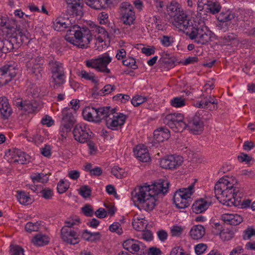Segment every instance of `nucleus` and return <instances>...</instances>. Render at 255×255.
<instances>
[{"instance_id":"1","label":"nucleus","mask_w":255,"mask_h":255,"mask_svg":"<svg viewBox=\"0 0 255 255\" xmlns=\"http://www.w3.org/2000/svg\"><path fill=\"white\" fill-rule=\"evenodd\" d=\"M172 23L197 44L205 45L212 41L214 33L204 24L190 21L183 9L173 17Z\"/></svg>"},{"instance_id":"2","label":"nucleus","mask_w":255,"mask_h":255,"mask_svg":"<svg viewBox=\"0 0 255 255\" xmlns=\"http://www.w3.org/2000/svg\"><path fill=\"white\" fill-rule=\"evenodd\" d=\"M54 29L61 31L69 28L65 36L68 42L80 48H86L93 39L91 30L87 27L73 25L68 17L59 16L53 22Z\"/></svg>"},{"instance_id":"3","label":"nucleus","mask_w":255,"mask_h":255,"mask_svg":"<svg viewBox=\"0 0 255 255\" xmlns=\"http://www.w3.org/2000/svg\"><path fill=\"white\" fill-rule=\"evenodd\" d=\"M169 185L167 180H159L152 185L139 187L131 192V199L135 205L144 210L152 211L156 205L157 195L167 193Z\"/></svg>"},{"instance_id":"4","label":"nucleus","mask_w":255,"mask_h":255,"mask_svg":"<svg viewBox=\"0 0 255 255\" xmlns=\"http://www.w3.org/2000/svg\"><path fill=\"white\" fill-rule=\"evenodd\" d=\"M235 188L227 180L221 178L214 187L215 196L223 204L232 206L233 202L231 201L232 197H234Z\"/></svg>"},{"instance_id":"5","label":"nucleus","mask_w":255,"mask_h":255,"mask_svg":"<svg viewBox=\"0 0 255 255\" xmlns=\"http://www.w3.org/2000/svg\"><path fill=\"white\" fill-rule=\"evenodd\" d=\"M211 116L208 112L199 110L192 117L188 119L186 128L194 134H200L204 130V121L208 120Z\"/></svg>"},{"instance_id":"6","label":"nucleus","mask_w":255,"mask_h":255,"mask_svg":"<svg viewBox=\"0 0 255 255\" xmlns=\"http://www.w3.org/2000/svg\"><path fill=\"white\" fill-rule=\"evenodd\" d=\"M49 68L52 74L51 82L54 84L53 88L54 89H57L65 82L63 65L59 61L50 60L49 62Z\"/></svg>"},{"instance_id":"7","label":"nucleus","mask_w":255,"mask_h":255,"mask_svg":"<svg viewBox=\"0 0 255 255\" xmlns=\"http://www.w3.org/2000/svg\"><path fill=\"white\" fill-rule=\"evenodd\" d=\"M163 123L174 131L181 132L186 128V123L184 116L180 113H173L166 115L163 119Z\"/></svg>"},{"instance_id":"8","label":"nucleus","mask_w":255,"mask_h":255,"mask_svg":"<svg viewBox=\"0 0 255 255\" xmlns=\"http://www.w3.org/2000/svg\"><path fill=\"white\" fill-rule=\"evenodd\" d=\"M44 61L42 57L37 56L32 60L27 61L26 66L28 73L37 80L41 79Z\"/></svg>"},{"instance_id":"9","label":"nucleus","mask_w":255,"mask_h":255,"mask_svg":"<svg viewBox=\"0 0 255 255\" xmlns=\"http://www.w3.org/2000/svg\"><path fill=\"white\" fill-rule=\"evenodd\" d=\"M14 63L6 64L0 68V87L6 85L17 74Z\"/></svg>"},{"instance_id":"10","label":"nucleus","mask_w":255,"mask_h":255,"mask_svg":"<svg viewBox=\"0 0 255 255\" xmlns=\"http://www.w3.org/2000/svg\"><path fill=\"white\" fill-rule=\"evenodd\" d=\"M121 19L124 24L131 25L135 20V13L132 6L128 2H124L121 3L120 7Z\"/></svg>"},{"instance_id":"11","label":"nucleus","mask_w":255,"mask_h":255,"mask_svg":"<svg viewBox=\"0 0 255 255\" xmlns=\"http://www.w3.org/2000/svg\"><path fill=\"white\" fill-rule=\"evenodd\" d=\"M183 161L182 156L172 155L162 158L160 161V166L162 168L172 170L181 166Z\"/></svg>"},{"instance_id":"12","label":"nucleus","mask_w":255,"mask_h":255,"mask_svg":"<svg viewBox=\"0 0 255 255\" xmlns=\"http://www.w3.org/2000/svg\"><path fill=\"white\" fill-rule=\"evenodd\" d=\"M92 132L90 129L86 128L84 124H77L74 127L73 131L74 137L77 141L81 143H85L90 139Z\"/></svg>"},{"instance_id":"13","label":"nucleus","mask_w":255,"mask_h":255,"mask_svg":"<svg viewBox=\"0 0 255 255\" xmlns=\"http://www.w3.org/2000/svg\"><path fill=\"white\" fill-rule=\"evenodd\" d=\"M61 237L62 240L68 244L75 245L80 242L77 233L67 227H63L61 229Z\"/></svg>"},{"instance_id":"14","label":"nucleus","mask_w":255,"mask_h":255,"mask_svg":"<svg viewBox=\"0 0 255 255\" xmlns=\"http://www.w3.org/2000/svg\"><path fill=\"white\" fill-rule=\"evenodd\" d=\"M126 119L127 116L125 115L117 113L116 111L115 113L113 114L108 120H107L106 125L108 128L114 130L118 126H123Z\"/></svg>"},{"instance_id":"15","label":"nucleus","mask_w":255,"mask_h":255,"mask_svg":"<svg viewBox=\"0 0 255 255\" xmlns=\"http://www.w3.org/2000/svg\"><path fill=\"white\" fill-rule=\"evenodd\" d=\"M28 32L26 30L17 28L10 37L12 42L15 44V48L19 47L23 43H26L28 40Z\"/></svg>"},{"instance_id":"16","label":"nucleus","mask_w":255,"mask_h":255,"mask_svg":"<svg viewBox=\"0 0 255 255\" xmlns=\"http://www.w3.org/2000/svg\"><path fill=\"white\" fill-rule=\"evenodd\" d=\"M218 21L222 22H230L233 25H236L238 22V16L230 10L221 12L217 17Z\"/></svg>"},{"instance_id":"17","label":"nucleus","mask_w":255,"mask_h":255,"mask_svg":"<svg viewBox=\"0 0 255 255\" xmlns=\"http://www.w3.org/2000/svg\"><path fill=\"white\" fill-rule=\"evenodd\" d=\"M133 152L136 158L141 162H146L150 159L147 149L143 145L136 146L133 149Z\"/></svg>"},{"instance_id":"18","label":"nucleus","mask_w":255,"mask_h":255,"mask_svg":"<svg viewBox=\"0 0 255 255\" xmlns=\"http://www.w3.org/2000/svg\"><path fill=\"white\" fill-rule=\"evenodd\" d=\"M115 0H85L86 4L95 9L106 8L112 5Z\"/></svg>"},{"instance_id":"19","label":"nucleus","mask_w":255,"mask_h":255,"mask_svg":"<svg viewBox=\"0 0 255 255\" xmlns=\"http://www.w3.org/2000/svg\"><path fill=\"white\" fill-rule=\"evenodd\" d=\"M221 219L226 224L233 226H237L243 221L242 217L236 214H224L222 215Z\"/></svg>"},{"instance_id":"20","label":"nucleus","mask_w":255,"mask_h":255,"mask_svg":"<svg viewBox=\"0 0 255 255\" xmlns=\"http://www.w3.org/2000/svg\"><path fill=\"white\" fill-rule=\"evenodd\" d=\"M211 202L201 198L196 201L192 205V210L196 214H199L206 210L211 205Z\"/></svg>"},{"instance_id":"21","label":"nucleus","mask_w":255,"mask_h":255,"mask_svg":"<svg viewBox=\"0 0 255 255\" xmlns=\"http://www.w3.org/2000/svg\"><path fill=\"white\" fill-rule=\"evenodd\" d=\"M111 62V57L108 55H102L97 58V63L99 72H102L106 73H110V70L107 68V65Z\"/></svg>"},{"instance_id":"22","label":"nucleus","mask_w":255,"mask_h":255,"mask_svg":"<svg viewBox=\"0 0 255 255\" xmlns=\"http://www.w3.org/2000/svg\"><path fill=\"white\" fill-rule=\"evenodd\" d=\"M170 136V131L166 128H159L153 132L154 138L158 142H162L165 140H167L169 138Z\"/></svg>"},{"instance_id":"23","label":"nucleus","mask_w":255,"mask_h":255,"mask_svg":"<svg viewBox=\"0 0 255 255\" xmlns=\"http://www.w3.org/2000/svg\"><path fill=\"white\" fill-rule=\"evenodd\" d=\"M11 157L13 159V162L22 164L28 160L29 156L19 149H14L12 151Z\"/></svg>"},{"instance_id":"24","label":"nucleus","mask_w":255,"mask_h":255,"mask_svg":"<svg viewBox=\"0 0 255 255\" xmlns=\"http://www.w3.org/2000/svg\"><path fill=\"white\" fill-rule=\"evenodd\" d=\"M67 11L73 17H75L77 19H80L83 15L82 3L80 1L75 4L69 5V6H67Z\"/></svg>"},{"instance_id":"25","label":"nucleus","mask_w":255,"mask_h":255,"mask_svg":"<svg viewBox=\"0 0 255 255\" xmlns=\"http://www.w3.org/2000/svg\"><path fill=\"white\" fill-rule=\"evenodd\" d=\"M173 200L176 207L179 209H184L190 206L192 202L191 197L181 198L180 196L179 197L178 194L174 195Z\"/></svg>"},{"instance_id":"26","label":"nucleus","mask_w":255,"mask_h":255,"mask_svg":"<svg viewBox=\"0 0 255 255\" xmlns=\"http://www.w3.org/2000/svg\"><path fill=\"white\" fill-rule=\"evenodd\" d=\"M205 234L204 227L201 225H195L191 229L190 236L193 240H199L202 239Z\"/></svg>"},{"instance_id":"27","label":"nucleus","mask_w":255,"mask_h":255,"mask_svg":"<svg viewBox=\"0 0 255 255\" xmlns=\"http://www.w3.org/2000/svg\"><path fill=\"white\" fill-rule=\"evenodd\" d=\"M212 1V0H198L197 3L198 12L197 16L199 17L200 19H204L206 17V11L204 10V6H206V9H207Z\"/></svg>"},{"instance_id":"28","label":"nucleus","mask_w":255,"mask_h":255,"mask_svg":"<svg viewBox=\"0 0 255 255\" xmlns=\"http://www.w3.org/2000/svg\"><path fill=\"white\" fill-rule=\"evenodd\" d=\"M99 114V122L103 119L108 120L110 116H112L113 114L115 113V111H117L116 108L111 109L110 107H105L97 109Z\"/></svg>"},{"instance_id":"29","label":"nucleus","mask_w":255,"mask_h":255,"mask_svg":"<svg viewBox=\"0 0 255 255\" xmlns=\"http://www.w3.org/2000/svg\"><path fill=\"white\" fill-rule=\"evenodd\" d=\"M0 111L2 117L6 119L11 115L12 110L9 107L7 99H0Z\"/></svg>"},{"instance_id":"30","label":"nucleus","mask_w":255,"mask_h":255,"mask_svg":"<svg viewBox=\"0 0 255 255\" xmlns=\"http://www.w3.org/2000/svg\"><path fill=\"white\" fill-rule=\"evenodd\" d=\"M148 222L143 218L134 217L132 219V225L133 228L138 231H144L146 229Z\"/></svg>"},{"instance_id":"31","label":"nucleus","mask_w":255,"mask_h":255,"mask_svg":"<svg viewBox=\"0 0 255 255\" xmlns=\"http://www.w3.org/2000/svg\"><path fill=\"white\" fill-rule=\"evenodd\" d=\"M202 104H204V107L208 109L209 110H215L218 108V102L215 97H205L202 100Z\"/></svg>"},{"instance_id":"32","label":"nucleus","mask_w":255,"mask_h":255,"mask_svg":"<svg viewBox=\"0 0 255 255\" xmlns=\"http://www.w3.org/2000/svg\"><path fill=\"white\" fill-rule=\"evenodd\" d=\"M182 9L179 4L177 2L173 1H171L170 3L167 6V11L168 15L172 19L173 17L176 18V15Z\"/></svg>"},{"instance_id":"33","label":"nucleus","mask_w":255,"mask_h":255,"mask_svg":"<svg viewBox=\"0 0 255 255\" xmlns=\"http://www.w3.org/2000/svg\"><path fill=\"white\" fill-rule=\"evenodd\" d=\"M194 184L192 183L187 188L179 189L175 192L174 195L178 194L181 198L190 197L194 191Z\"/></svg>"},{"instance_id":"34","label":"nucleus","mask_w":255,"mask_h":255,"mask_svg":"<svg viewBox=\"0 0 255 255\" xmlns=\"http://www.w3.org/2000/svg\"><path fill=\"white\" fill-rule=\"evenodd\" d=\"M48 237L41 234L35 235L32 240V243L37 246H42L47 245L49 243Z\"/></svg>"},{"instance_id":"35","label":"nucleus","mask_w":255,"mask_h":255,"mask_svg":"<svg viewBox=\"0 0 255 255\" xmlns=\"http://www.w3.org/2000/svg\"><path fill=\"white\" fill-rule=\"evenodd\" d=\"M30 178L33 183H45L49 180V178L46 174L43 173H35L30 176Z\"/></svg>"},{"instance_id":"36","label":"nucleus","mask_w":255,"mask_h":255,"mask_svg":"<svg viewBox=\"0 0 255 255\" xmlns=\"http://www.w3.org/2000/svg\"><path fill=\"white\" fill-rule=\"evenodd\" d=\"M23 110L28 113L38 111V104L35 101H24L23 102Z\"/></svg>"},{"instance_id":"37","label":"nucleus","mask_w":255,"mask_h":255,"mask_svg":"<svg viewBox=\"0 0 255 255\" xmlns=\"http://www.w3.org/2000/svg\"><path fill=\"white\" fill-rule=\"evenodd\" d=\"M17 198L21 204L28 205L32 203V199L30 196L23 191H17Z\"/></svg>"},{"instance_id":"38","label":"nucleus","mask_w":255,"mask_h":255,"mask_svg":"<svg viewBox=\"0 0 255 255\" xmlns=\"http://www.w3.org/2000/svg\"><path fill=\"white\" fill-rule=\"evenodd\" d=\"M221 7L220 3L217 0H212L207 9L210 13L216 14L220 11Z\"/></svg>"},{"instance_id":"39","label":"nucleus","mask_w":255,"mask_h":255,"mask_svg":"<svg viewBox=\"0 0 255 255\" xmlns=\"http://www.w3.org/2000/svg\"><path fill=\"white\" fill-rule=\"evenodd\" d=\"M141 247H143L141 243L137 240H134V243L132 244L131 247H130V250H128V251L132 254H134L139 252L140 253L139 254L141 255V253H144V252L142 251L143 249H141Z\"/></svg>"},{"instance_id":"40","label":"nucleus","mask_w":255,"mask_h":255,"mask_svg":"<svg viewBox=\"0 0 255 255\" xmlns=\"http://www.w3.org/2000/svg\"><path fill=\"white\" fill-rule=\"evenodd\" d=\"M40 225V222H39L35 223L29 222L25 225V229L27 232L30 233L32 232H37L40 230L41 228Z\"/></svg>"},{"instance_id":"41","label":"nucleus","mask_w":255,"mask_h":255,"mask_svg":"<svg viewBox=\"0 0 255 255\" xmlns=\"http://www.w3.org/2000/svg\"><path fill=\"white\" fill-rule=\"evenodd\" d=\"M3 44L2 53H6L15 48V44L12 42L11 38L9 39H3Z\"/></svg>"},{"instance_id":"42","label":"nucleus","mask_w":255,"mask_h":255,"mask_svg":"<svg viewBox=\"0 0 255 255\" xmlns=\"http://www.w3.org/2000/svg\"><path fill=\"white\" fill-rule=\"evenodd\" d=\"M90 27L92 28V30L97 32L99 34H101L104 35V37H108V33L104 28L100 26L96 25L94 23L90 24Z\"/></svg>"},{"instance_id":"43","label":"nucleus","mask_w":255,"mask_h":255,"mask_svg":"<svg viewBox=\"0 0 255 255\" xmlns=\"http://www.w3.org/2000/svg\"><path fill=\"white\" fill-rule=\"evenodd\" d=\"M92 190L87 185L82 186L79 189V194L84 198L90 197L91 195Z\"/></svg>"},{"instance_id":"44","label":"nucleus","mask_w":255,"mask_h":255,"mask_svg":"<svg viewBox=\"0 0 255 255\" xmlns=\"http://www.w3.org/2000/svg\"><path fill=\"white\" fill-rule=\"evenodd\" d=\"M92 110V107H87L83 111V116L84 119L89 122H93L94 119H93Z\"/></svg>"},{"instance_id":"45","label":"nucleus","mask_w":255,"mask_h":255,"mask_svg":"<svg viewBox=\"0 0 255 255\" xmlns=\"http://www.w3.org/2000/svg\"><path fill=\"white\" fill-rule=\"evenodd\" d=\"M111 173L117 178H122L125 176V174L124 170L117 166L112 168Z\"/></svg>"},{"instance_id":"46","label":"nucleus","mask_w":255,"mask_h":255,"mask_svg":"<svg viewBox=\"0 0 255 255\" xmlns=\"http://www.w3.org/2000/svg\"><path fill=\"white\" fill-rule=\"evenodd\" d=\"M81 77L86 80H90L94 83H97L98 80L95 79L93 73L90 74L85 70H82L80 72Z\"/></svg>"},{"instance_id":"47","label":"nucleus","mask_w":255,"mask_h":255,"mask_svg":"<svg viewBox=\"0 0 255 255\" xmlns=\"http://www.w3.org/2000/svg\"><path fill=\"white\" fill-rule=\"evenodd\" d=\"M171 105L174 107H181L185 105V100L181 97H175L170 101Z\"/></svg>"},{"instance_id":"48","label":"nucleus","mask_w":255,"mask_h":255,"mask_svg":"<svg viewBox=\"0 0 255 255\" xmlns=\"http://www.w3.org/2000/svg\"><path fill=\"white\" fill-rule=\"evenodd\" d=\"M115 89V86H112L110 84H108L105 86L103 89H101L98 92H97V94L101 96L103 95H106L111 93L113 91H114Z\"/></svg>"},{"instance_id":"49","label":"nucleus","mask_w":255,"mask_h":255,"mask_svg":"<svg viewBox=\"0 0 255 255\" xmlns=\"http://www.w3.org/2000/svg\"><path fill=\"white\" fill-rule=\"evenodd\" d=\"M109 230L112 232H115L118 235H121L123 233V230L121 225L118 222H114L109 227Z\"/></svg>"},{"instance_id":"50","label":"nucleus","mask_w":255,"mask_h":255,"mask_svg":"<svg viewBox=\"0 0 255 255\" xmlns=\"http://www.w3.org/2000/svg\"><path fill=\"white\" fill-rule=\"evenodd\" d=\"M135 60L132 57H129L123 61V65L130 67L132 69H136L137 68V66L135 64Z\"/></svg>"},{"instance_id":"51","label":"nucleus","mask_w":255,"mask_h":255,"mask_svg":"<svg viewBox=\"0 0 255 255\" xmlns=\"http://www.w3.org/2000/svg\"><path fill=\"white\" fill-rule=\"evenodd\" d=\"M146 100V98L141 96H136L131 100V104L134 107H137Z\"/></svg>"},{"instance_id":"52","label":"nucleus","mask_w":255,"mask_h":255,"mask_svg":"<svg viewBox=\"0 0 255 255\" xmlns=\"http://www.w3.org/2000/svg\"><path fill=\"white\" fill-rule=\"evenodd\" d=\"M69 188V185L66 184L63 180H61L57 184V190L59 193L65 192Z\"/></svg>"},{"instance_id":"53","label":"nucleus","mask_w":255,"mask_h":255,"mask_svg":"<svg viewBox=\"0 0 255 255\" xmlns=\"http://www.w3.org/2000/svg\"><path fill=\"white\" fill-rule=\"evenodd\" d=\"M195 253L198 255H202L207 249V246L205 244L200 243L195 246Z\"/></svg>"},{"instance_id":"54","label":"nucleus","mask_w":255,"mask_h":255,"mask_svg":"<svg viewBox=\"0 0 255 255\" xmlns=\"http://www.w3.org/2000/svg\"><path fill=\"white\" fill-rule=\"evenodd\" d=\"M162 45L165 47H168L173 43V38L171 36L164 35L160 39Z\"/></svg>"},{"instance_id":"55","label":"nucleus","mask_w":255,"mask_h":255,"mask_svg":"<svg viewBox=\"0 0 255 255\" xmlns=\"http://www.w3.org/2000/svg\"><path fill=\"white\" fill-rule=\"evenodd\" d=\"M82 211L87 217H92L94 214V210L92 206L89 204L85 205L82 208Z\"/></svg>"},{"instance_id":"56","label":"nucleus","mask_w":255,"mask_h":255,"mask_svg":"<svg viewBox=\"0 0 255 255\" xmlns=\"http://www.w3.org/2000/svg\"><path fill=\"white\" fill-rule=\"evenodd\" d=\"M10 255H24L23 253V250L18 246L11 247Z\"/></svg>"},{"instance_id":"57","label":"nucleus","mask_w":255,"mask_h":255,"mask_svg":"<svg viewBox=\"0 0 255 255\" xmlns=\"http://www.w3.org/2000/svg\"><path fill=\"white\" fill-rule=\"evenodd\" d=\"M141 232H142L139 235L140 236V238L143 239L146 241H150L152 240V234L150 231L145 230L144 231Z\"/></svg>"},{"instance_id":"58","label":"nucleus","mask_w":255,"mask_h":255,"mask_svg":"<svg viewBox=\"0 0 255 255\" xmlns=\"http://www.w3.org/2000/svg\"><path fill=\"white\" fill-rule=\"evenodd\" d=\"M40 193L43 198L45 199H50L53 196L52 191L49 188H44L42 189Z\"/></svg>"},{"instance_id":"59","label":"nucleus","mask_w":255,"mask_h":255,"mask_svg":"<svg viewBox=\"0 0 255 255\" xmlns=\"http://www.w3.org/2000/svg\"><path fill=\"white\" fill-rule=\"evenodd\" d=\"M234 233L232 231H224L220 233L221 238L225 241H229L233 238Z\"/></svg>"},{"instance_id":"60","label":"nucleus","mask_w":255,"mask_h":255,"mask_svg":"<svg viewBox=\"0 0 255 255\" xmlns=\"http://www.w3.org/2000/svg\"><path fill=\"white\" fill-rule=\"evenodd\" d=\"M183 231V229L181 227L174 226L171 230V234L172 236L179 237L180 236Z\"/></svg>"},{"instance_id":"61","label":"nucleus","mask_w":255,"mask_h":255,"mask_svg":"<svg viewBox=\"0 0 255 255\" xmlns=\"http://www.w3.org/2000/svg\"><path fill=\"white\" fill-rule=\"evenodd\" d=\"M113 99L115 101H119L121 100L122 102L125 103L127 101H128L129 100L130 97L128 95L120 94L114 96Z\"/></svg>"},{"instance_id":"62","label":"nucleus","mask_w":255,"mask_h":255,"mask_svg":"<svg viewBox=\"0 0 255 255\" xmlns=\"http://www.w3.org/2000/svg\"><path fill=\"white\" fill-rule=\"evenodd\" d=\"M86 64L88 67L94 68L98 71V68L99 67L97 63V59L87 60L86 61Z\"/></svg>"},{"instance_id":"63","label":"nucleus","mask_w":255,"mask_h":255,"mask_svg":"<svg viewBox=\"0 0 255 255\" xmlns=\"http://www.w3.org/2000/svg\"><path fill=\"white\" fill-rule=\"evenodd\" d=\"M41 153L44 156L48 157L51 155V148L49 145H45L40 148Z\"/></svg>"},{"instance_id":"64","label":"nucleus","mask_w":255,"mask_h":255,"mask_svg":"<svg viewBox=\"0 0 255 255\" xmlns=\"http://www.w3.org/2000/svg\"><path fill=\"white\" fill-rule=\"evenodd\" d=\"M161 254L160 250L156 247L150 248L147 252L148 255H160Z\"/></svg>"}]
</instances>
